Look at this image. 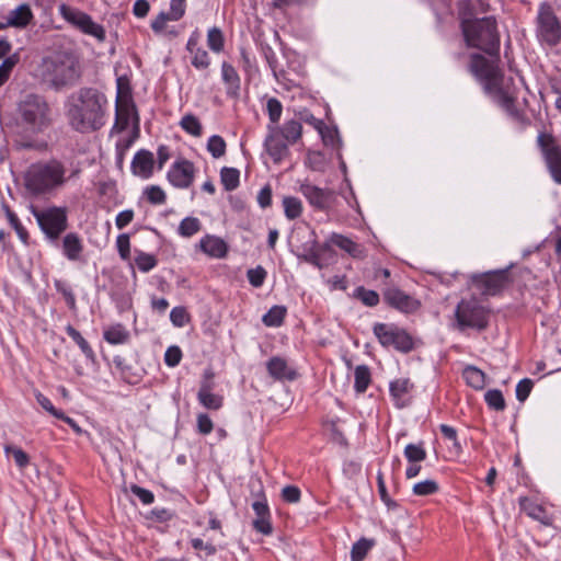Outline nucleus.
<instances>
[{"label":"nucleus","instance_id":"4","mask_svg":"<svg viewBox=\"0 0 561 561\" xmlns=\"http://www.w3.org/2000/svg\"><path fill=\"white\" fill-rule=\"evenodd\" d=\"M43 81L55 90L68 84L70 78V54L66 50L53 51L43 58L41 64Z\"/></svg>","mask_w":561,"mask_h":561},{"label":"nucleus","instance_id":"64","mask_svg":"<svg viewBox=\"0 0 561 561\" xmlns=\"http://www.w3.org/2000/svg\"><path fill=\"white\" fill-rule=\"evenodd\" d=\"M256 199L262 208H267L272 205V187L270 184H266L260 190Z\"/></svg>","mask_w":561,"mask_h":561},{"label":"nucleus","instance_id":"33","mask_svg":"<svg viewBox=\"0 0 561 561\" xmlns=\"http://www.w3.org/2000/svg\"><path fill=\"white\" fill-rule=\"evenodd\" d=\"M354 389L358 393H364L371 381V374L366 365H358L354 370Z\"/></svg>","mask_w":561,"mask_h":561},{"label":"nucleus","instance_id":"61","mask_svg":"<svg viewBox=\"0 0 561 561\" xmlns=\"http://www.w3.org/2000/svg\"><path fill=\"white\" fill-rule=\"evenodd\" d=\"M533 386H534V383L530 379H528V378L522 379L516 386L517 400L520 402H524L528 398V396L533 389Z\"/></svg>","mask_w":561,"mask_h":561},{"label":"nucleus","instance_id":"7","mask_svg":"<svg viewBox=\"0 0 561 561\" xmlns=\"http://www.w3.org/2000/svg\"><path fill=\"white\" fill-rule=\"evenodd\" d=\"M20 113L23 122L33 131H39L48 125V105L38 95H27L20 104Z\"/></svg>","mask_w":561,"mask_h":561},{"label":"nucleus","instance_id":"50","mask_svg":"<svg viewBox=\"0 0 561 561\" xmlns=\"http://www.w3.org/2000/svg\"><path fill=\"white\" fill-rule=\"evenodd\" d=\"M4 453L7 456L12 455L16 466L21 469L25 468L28 465V456L21 448L13 447L11 445L4 446Z\"/></svg>","mask_w":561,"mask_h":561},{"label":"nucleus","instance_id":"42","mask_svg":"<svg viewBox=\"0 0 561 561\" xmlns=\"http://www.w3.org/2000/svg\"><path fill=\"white\" fill-rule=\"evenodd\" d=\"M426 450L423 444H408L404 448V457L409 462H422L426 459Z\"/></svg>","mask_w":561,"mask_h":561},{"label":"nucleus","instance_id":"3","mask_svg":"<svg viewBox=\"0 0 561 561\" xmlns=\"http://www.w3.org/2000/svg\"><path fill=\"white\" fill-rule=\"evenodd\" d=\"M64 169L60 163H34L24 175L25 187L33 194L46 193L62 182Z\"/></svg>","mask_w":561,"mask_h":561},{"label":"nucleus","instance_id":"31","mask_svg":"<svg viewBox=\"0 0 561 561\" xmlns=\"http://www.w3.org/2000/svg\"><path fill=\"white\" fill-rule=\"evenodd\" d=\"M116 88H117V95H116V103H123L124 108L128 110L131 107L133 101V94H131V88L129 84V80L127 77L122 76L116 79Z\"/></svg>","mask_w":561,"mask_h":561},{"label":"nucleus","instance_id":"28","mask_svg":"<svg viewBox=\"0 0 561 561\" xmlns=\"http://www.w3.org/2000/svg\"><path fill=\"white\" fill-rule=\"evenodd\" d=\"M5 16L12 27L23 28L30 23L33 14L27 4H21L14 10H11Z\"/></svg>","mask_w":561,"mask_h":561},{"label":"nucleus","instance_id":"16","mask_svg":"<svg viewBox=\"0 0 561 561\" xmlns=\"http://www.w3.org/2000/svg\"><path fill=\"white\" fill-rule=\"evenodd\" d=\"M72 26L80 30L83 34L92 36L100 43L104 42L106 38L104 27L94 22L92 18L84 12L72 10Z\"/></svg>","mask_w":561,"mask_h":561},{"label":"nucleus","instance_id":"53","mask_svg":"<svg viewBox=\"0 0 561 561\" xmlns=\"http://www.w3.org/2000/svg\"><path fill=\"white\" fill-rule=\"evenodd\" d=\"M170 320L176 328H183L190 321V314L184 307H174L170 312Z\"/></svg>","mask_w":561,"mask_h":561},{"label":"nucleus","instance_id":"54","mask_svg":"<svg viewBox=\"0 0 561 561\" xmlns=\"http://www.w3.org/2000/svg\"><path fill=\"white\" fill-rule=\"evenodd\" d=\"M147 199L153 205H161L165 202L167 196L164 191L157 185H151L146 190Z\"/></svg>","mask_w":561,"mask_h":561},{"label":"nucleus","instance_id":"24","mask_svg":"<svg viewBox=\"0 0 561 561\" xmlns=\"http://www.w3.org/2000/svg\"><path fill=\"white\" fill-rule=\"evenodd\" d=\"M518 504L520 511L524 512L528 517L538 520L545 526L552 525L553 519L547 513L546 508L542 505L538 504L537 502L533 501L527 496L519 497Z\"/></svg>","mask_w":561,"mask_h":561},{"label":"nucleus","instance_id":"36","mask_svg":"<svg viewBox=\"0 0 561 561\" xmlns=\"http://www.w3.org/2000/svg\"><path fill=\"white\" fill-rule=\"evenodd\" d=\"M283 207L285 216L289 220L297 219L302 213L301 201L294 196H285L283 198Z\"/></svg>","mask_w":561,"mask_h":561},{"label":"nucleus","instance_id":"45","mask_svg":"<svg viewBox=\"0 0 561 561\" xmlns=\"http://www.w3.org/2000/svg\"><path fill=\"white\" fill-rule=\"evenodd\" d=\"M134 114H137L135 103H131V107L128 110L124 108L123 103H116V125L119 126L121 130L128 127L130 116Z\"/></svg>","mask_w":561,"mask_h":561},{"label":"nucleus","instance_id":"5","mask_svg":"<svg viewBox=\"0 0 561 561\" xmlns=\"http://www.w3.org/2000/svg\"><path fill=\"white\" fill-rule=\"evenodd\" d=\"M489 310L476 299H461L455 309L454 327L459 331H483L489 325Z\"/></svg>","mask_w":561,"mask_h":561},{"label":"nucleus","instance_id":"63","mask_svg":"<svg viewBox=\"0 0 561 561\" xmlns=\"http://www.w3.org/2000/svg\"><path fill=\"white\" fill-rule=\"evenodd\" d=\"M301 496L300 490L295 485H286L282 490V497L287 503H297Z\"/></svg>","mask_w":561,"mask_h":561},{"label":"nucleus","instance_id":"58","mask_svg":"<svg viewBox=\"0 0 561 561\" xmlns=\"http://www.w3.org/2000/svg\"><path fill=\"white\" fill-rule=\"evenodd\" d=\"M182 359V351L179 346H170L164 353V363L169 367H175Z\"/></svg>","mask_w":561,"mask_h":561},{"label":"nucleus","instance_id":"8","mask_svg":"<svg viewBox=\"0 0 561 561\" xmlns=\"http://www.w3.org/2000/svg\"><path fill=\"white\" fill-rule=\"evenodd\" d=\"M373 331L385 347H393L401 353H409L414 347L412 336L393 324L376 323Z\"/></svg>","mask_w":561,"mask_h":561},{"label":"nucleus","instance_id":"43","mask_svg":"<svg viewBox=\"0 0 561 561\" xmlns=\"http://www.w3.org/2000/svg\"><path fill=\"white\" fill-rule=\"evenodd\" d=\"M484 400L489 408L495 411H503L506 407L503 393L499 389L488 390Z\"/></svg>","mask_w":561,"mask_h":561},{"label":"nucleus","instance_id":"21","mask_svg":"<svg viewBox=\"0 0 561 561\" xmlns=\"http://www.w3.org/2000/svg\"><path fill=\"white\" fill-rule=\"evenodd\" d=\"M414 385L409 378H398L391 381L389 391L394 405L399 409L404 408L410 401Z\"/></svg>","mask_w":561,"mask_h":561},{"label":"nucleus","instance_id":"60","mask_svg":"<svg viewBox=\"0 0 561 561\" xmlns=\"http://www.w3.org/2000/svg\"><path fill=\"white\" fill-rule=\"evenodd\" d=\"M439 430H440L442 435L446 439H448L453 443V446L456 449V451L457 453L461 451V445L458 440L456 428H454L453 426H449L447 424H442L439 426Z\"/></svg>","mask_w":561,"mask_h":561},{"label":"nucleus","instance_id":"56","mask_svg":"<svg viewBox=\"0 0 561 561\" xmlns=\"http://www.w3.org/2000/svg\"><path fill=\"white\" fill-rule=\"evenodd\" d=\"M129 490L144 505H150L154 501V495L150 490L144 489L137 484H131Z\"/></svg>","mask_w":561,"mask_h":561},{"label":"nucleus","instance_id":"32","mask_svg":"<svg viewBox=\"0 0 561 561\" xmlns=\"http://www.w3.org/2000/svg\"><path fill=\"white\" fill-rule=\"evenodd\" d=\"M287 314V309L284 306H273L263 317L262 322L266 327L277 328L280 327Z\"/></svg>","mask_w":561,"mask_h":561},{"label":"nucleus","instance_id":"11","mask_svg":"<svg viewBox=\"0 0 561 561\" xmlns=\"http://www.w3.org/2000/svg\"><path fill=\"white\" fill-rule=\"evenodd\" d=\"M41 229L50 239H57L67 228V209L50 207L45 210H33Z\"/></svg>","mask_w":561,"mask_h":561},{"label":"nucleus","instance_id":"62","mask_svg":"<svg viewBox=\"0 0 561 561\" xmlns=\"http://www.w3.org/2000/svg\"><path fill=\"white\" fill-rule=\"evenodd\" d=\"M197 431L203 435H208L214 430V423L206 413H199L197 415Z\"/></svg>","mask_w":561,"mask_h":561},{"label":"nucleus","instance_id":"25","mask_svg":"<svg viewBox=\"0 0 561 561\" xmlns=\"http://www.w3.org/2000/svg\"><path fill=\"white\" fill-rule=\"evenodd\" d=\"M129 330L122 323L110 324L103 330V339L111 345H124L130 341Z\"/></svg>","mask_w":561,"mask_h":561},{"label":"nucleus","instance_id":"46","mask_svg":"<svg viewBox=\"0 0 561 561\" xmlns=\"http://www.w3.org/2000/svg\"><path fill=\"white\" fill-rule=\"evenodd\" d=\"M138 131H136L133 136L121 139L116 144V164L122 168L125 159L126 152L133 146Z\"/></svg>","mask_w":561,"mask_h":561},{"label":"nucleus","instance_id":"12","mask_svg":"<svg viewBox=\"0 0 561 561\" xmlns=\"http://www.w3.org/2000/svg\"><path fill=\"white\" fill-rule=\"evenodd\" d=\"M167 178L174 187L188 188L194 182L195 167L190 160L178 159L171 165Z\"/></svg>","mask_w":561,"mask_h":561},{"label":"nucleus","instance_id":"1","mask_svg":"<svg viewBox=\"0 0 561 561\" xmlns=\"http://www.w3.org/2000/svg\"><path fill=\"white\" fill-rule=\"evenodd\" d=\"M463 3L459 12L460 28L465 43L470 48L484 51L495 59H486L483 55H470L469 71L482 84L490 95L511 116L518 117L515 106L517 89L512 77H505L499 66L500 33L494 16L472 18Z\"/></svg>","mask_w":561,"mask_h":561},{"label":"nucleus","instance_id":"2","mask_svg":"<svg viewBox=\"0 0 561 561\" xmlns=\"http://www.w3.org/2000/svg\"><path fill=\"white\" fill-rule=\"evenodd\" d=\"M101 95L94 89H82L78 103L72 107V128L87 133L94 131L103 125Z\"/></svg>","mask_w":561,"mask_h":561},{"label":"nucleus","instance_id":"13","mask_svg":"<svg viewBox=\"0 0 561 561\" xmlns=\"http://www.w3.org/2000/svg\"><path fill=\"white\" fill-rule=\"evenodd\" d=\"M264 148L274 163H280L289 156V144L278 134L276 125H267Z\"/></svg>","mask_w":561,"mask_h":561},{"label":"nucleus","instance_id":"6","mask_svg":"<svg viewBox=\"0 0 561 561\" xmlns=\"http://www.w3.org/2000/svg\"><path fill=\"white\" fill-rule=\"evenodd\" d=\"M537 146L552 181L561 185V145L552 134L539 133Z\"/></svg>","mask_w":561,"mask_h":561},{"label":"nucleus","instance_id":"40","mask_svg":"<svg viewBox=\"0 0 561 561\" xmlns=\"http://www.w3.org/2000/svg\"><path fill=\"white\" fill-rule=\"evenodd\" d=\"M135 264L142 273H148L158 264V260L153 254L139 251L135 257Z\"/></svg>","mask_w":561,"mask_h":561},{"label":"nucleus","instance_id":"52","mask_svg":"<svg viewBox=\"0 0 561 561\" xmlns=\"http://www.w3.org/2000/svg\"><path fill=\"white\" fill-rule=\"evenodd\" d=\"M266 275V271L261 265L250 268L247 272L249 283L255 288H259L264 284Z\"/></svg>","mask_w":561,"mask_h":561},{"label":"nucleus","instance_id":"30","mask_svg":"<svg viewBox=\"0 0 561 561\" xmlns=\"http://www.w3.org/2000/svg\"><path fill=\"white\" fill-rule=\"evenodd\" d=\"M462 377L466 383L476 390H482L485 387V374L476 366H467Z\"/></svg>","mask_w":561,"mask_h":561},{"label":"nucleus","instance_id":"17","mask_svg":"<svg viewBox=\"0 0 561 561\" xmlns=\"http://www.w3.org/2000/svg\"><path fill=\"white\" fill-rule=\"evenodd\" d=\"M266 369L271 378L276 381H293L298 374L287 360L280 356H273L266 362Z\"/></svg>","mask_w":561,"mask_h":561},{"label":"nucleus","instance_id":"18","mask_svg":"<svg viewBox=\"0 0 561 561\" xmlns=\"http://www.w3.org/2000/svg\"><path fill=\"white\" fill-rule=\"evenodd\" d=\"M186 50L191 55V64L197 70H207L210 66V57L206 49L199 46V35L192 33L186 43Z\"/></svg>","mask_w":561,"mask_h":561},{"label":"nucleus","instance_id":"35","mask_svg":"<svg viewBox=\"0 0 561 561\" xmlns=\"http://www.w3.org/2000/svg\"><path fill=\"white\" fill-rule=\"evenodd\" d=\"M202 229V222L196 217H185L179 225L178 232L181 237L191 238L192 236L199 232Z\"/></svg>","mask_w":561,"mask_h":561},{"label":"nucleus","instance_id":"10","mask_svg":"<svg viewBox=\"0 0 561 561\" xmlns=\"http://www.w3.org/2000/svg\"><path fill=\"white\" fill-rule=\"evenodd\" d=\"M508 268L490 271L482 274H476L471 277V284L482 295L495 296L500 294L512 283Z\"/></svg>","mask_w":561,"mask_h":561},{"label":"nucleus","instance_id":"39","mask_svg":"<svg viewBox=\"0 0 561 561\" xmlns=\"http://www.w3.org/2000/svg\"><path fill=\"white\" fill-rule=\"evenodd\" d=\"M180 126L184 131L194 137H199L203 133L199 119L193 114L184 115L180 121Z\"/></svg>","mask_w":561,"mask_h":561},{"label":"nucleus","instance_id":"23","mask_svg":"<svg viewBox=\"0 0 561 561\" xmlns=\"http://www.w3.org/2000/svg\"><path fill=\"white\" fill-rule=\"evenodd\" d=\"M252 508L256 515V518L253 520V528L264 536H270L273 533V526L267 502L265 500L255 501L252 504Z\"/></svg>","mask_w":561,"mask_h":561},{"label":"nucleus","instance_id":"14","mask_svg":"<svg viewBox=\"0 0 561 561\" xmlns=\"http://www.w3.org/2000/svg\"><path fill=\"white\" fill-rule=\"evenodd\" d=\"M299 191L312 207L320 210L328 209L334 198V193L332 190L322 188L311 183H302L299 187Z\"/></svg>","mask_w":561,"mask_h":561},{"label":"nucleus","instance_id":"47","mask_svg":"<svg viewBox=\"0 0 561 561\" xmlns=\"http://www.w3.org/2000/svg\"><path fill=\"white\" fill-rule=\"evenodd\" d=\"M266 110L270 118L268 125H276L278 124L282 113H283V105L279 100L276 98H271L267 100L266 103Z\"/></svg>","mask_w":561,"mask_h":561},{"label":"nucleus","instance_id":"15","mask_svg":"<svg viewBox=\"0 0 561 561\" xmlns=\"http://www.w3.org/2000/svg\"><path fill=\"white\" fill-rule=\"evenodd\" d=\"M214 374L206 371L204 380L197 392L198 402L208 410H219L224 405V397L214 392V382L211 381Z\"/></svg>","mask_w":561,"mask_h":561},{"label":"nucleus","instance_id":"26","mask_svg":"<svg viewBox=\"0 0 561 561\" xmlns=\"http://www.w3.org/2000/svg\"><path fill=\"white\" fill-rule=\"evenodd\" d=\"M221 77L226 84V92L228 96L238 98L240 93V77L234 67L226 61L221 65Z\"/></svg>","mask_w":561,"mask_h":561},{"label":"nucleus","instance_id":"34","mask_svg":"<svg viewBox=\"0 0 561 561\" xmlns=\"http://www.w3.org/2000/svg\"><path fill=\"white\" fill-rule=\"evenodd\" d=\"M220 180L226 191H233L239 186L240 172L238 169L225 167L220 171Z\"/></svg>","mask_w":561,"mask_h":561},{"label":"nucleus","instance_id":"59","mask_svg":"<svg viewBox=\"0 0 561 561\" xmlns=\"http://www.w3.org/2000/svg\"><path fill=\"white\" fill-rule=\"evenodd\" d=\"M116 247L119 253V256L123 260L129 259L130 255V240L127 233H122L116 239Z\"/></svg>","mask_w":561,"mask_h":561},{"label":"nucleus","instance_id":"19","mask_svg":"<svg viewBox=\"0 0 561 561\" xmlns=\"http://www.w3.org/2000/svg\"><path fill=\"white\" fill-rule=\"evenodd\" d=\"M385 301L403 312H412L419 308V302L402 290L391 287L383 291Z\"/></svg>","mask_w":561,"mask_h":561},{"label":"nucleus","instance_id":"22","mask_svg":"<svg viewBox=\"0 0 561 561\" xmlns=\"http://www.w3.org/2000/svg\"><path fill=\"white\" fill-rule=\"evenodd\" d=\"M197 248L206 255L214 259H224L228 254L227 242L217 236L206 234L199 240Z\"/></svg>","mask_w":561,"mask_h":561},{"label":"nucleus","instance_id":"55","mask_svg":"<svg viewBox=\"0 0 561 561\" xmlns=\"http://www.w3.org/2000/svg\"><path fill=\"white\" fill-rule=\"evenodd\" d=\"M377 486H378V493L380 495V499L387 505V507H389V508L396 507L397 503L388 494L386 483L383 480V474L380 471L377 474Z\"/></svg>","mask_w":561,"mask_h":561},{"label":"nucleus","instance_id":"38","mask_svg":"<svg viewBox=\"0 0 561 561\" xmlns=\"http://www.w3.org/2000/svg\"><path fill=\"white\" fill-rule=\"evenodd\" d=\"M207 45L209 49L216 54H219L225 48V37L219 27H211L207 32Z\"/></svg>","mask_w":561,"mask_h":561},{"label":"nucleus","instance_id":"27","mask_svg":"<svg viewBox=\"0 0 561 561\" xmlns=\"http://www.w3.org/2000/svg\"><path fill=\"white\" fill-rule=\"evenodd\" d=\"M329 242L333 245H336L341 250L347 252L351 256L355 259H360L364 256L363 247L343 234L332 233L329 238Z\"/></svg>","mask_w":561,"mask_h":561},{"label":"nucleus","instance_id":"29","mask_svg":"<svg viewBox=\"0 0 561 561\" xmlns=\"http://www.w3.org/2000/svg\"><path fill=\"white\" fill-rule=\"evenodd\" d=\"M277 131L289 145H293L300 139L302 125L296 119H290L285 122L282 127L277 125Z\"/></svg>","mask_w":561,"mask_h":561},{"label":"nucleus","instance_id":"44","mask_svg":"<svg viewBox=\"0 0 561 561\" xmlns=\"http://www.w3.org/2000/svg\"><path fill=\"white\" fill-rule=\"evenodd\" d=\"M439 490L438 483L433 479H427L417 482L413 485L412 492L417 496H427L437 493Z\"/></svg>","mask_w":561,"mask_h":561},{"label":"nucleus","instance_id":"37","mask_svg":"<svg viewBox=\"0 0 561 561\" xmlns=\"http://www.w3.org/2000/svg\"><path fill=\"white\" fill-rule=\"evenodd\" d=\"M374 546V540L362 538L353 543L351 549V561H363Z\"/></svg>","mask_w":561,"mask_h":561},{"label":"nucleus","instance_id":"51","mask_svg":"<svg viewBox=\"0 0 561 561\" xmlns=\"http://www.w3.org/2000/svg\"><path fill=\"white\" fill-rule=\"evenodd\" d=\"M355 295L365 306L368 307H375L379 302V295L375 290L358 287Z\"/></svg>","mask_w":561,"mask_h":561},{"label":"nucleus","instance_id":"48","mask_svg":"<svg viewBox=\"0 0 561 561\" xmlns=\"http://www.w3.org/2000/svg\"><path fill=\"white\" fill-rule=\"evenodd\" d=\"M72 341L79 346L82 354L85 356L87 360L94 363L95 355L90 346V344L85 341V339L76 330L72 329Z\"/></svg>","mask_w":561,"mask_h":561},{"label":"nucleus","instance_id":"49","mask_svg":"<svg viewBox=\"0 0 561 561\" xmlns=\"http://www.w3.org/2000/svg\"><path fill=\"white\" fill-rule=\"evenodd\" d=\"M36 400H37V403L44 409L46 410L48 413H50L51 415H54L55 417L57 419H61L64 420L65 422L69 423L70 424V417H68L65 413L60 412L59 410L55 409V407L53 405V403L50 402V400L48 398H46L44 394L42 393H37L36 394Z\"/></svg>","mask_w":561,"mask_h":561},{"label":"nucleus","instance_id":"57","mask_svg":"<svg viewBox=\"0 0 561 561\" xmlns=\"http://www.w3.org/2000/svg\"><path fill=\"white\" fill-rule=\"evenodd\" d=\"M186 0H171L168 12L171 21H179L185 14Z\"/></svg>","mask_w":561,"mask_h":561},{"label":"nucleus","instance_id":"9","mask_svg":"<svg viewBox=\"0 0 561 561\" xmlns=\"http://www.w3.org/2000/svg\"><path fill=\"white\" fill-rule=\"evenodd\" d=\"M537 36L549 46H554L561 37V24L552 7L541 3L537 15Z\"/></svg>","mask_w":561,"mask_h":561},{"label":"nucleus","instance_id":"41","mask_svg":"<svg viewBox=\"0 0 561 561\" xmlns=\"http://www.w3.org/2000/svg\"><path fill=\"white\" fill-rule=\"evenodd\" d=\"M227 144L219 135H213L207 141V150L213 158L218 159L225 156Z\"/></svg>","mask_w":561,"mask_h":561},{"label":"nucleus","instance_id":"20","mask_svg":"<svg viewBox=\"0 0 561 561\" xmlns=\"http://www.w3.org/2000/svg\"><path fill=\"white\" fill-rule=\"evenodd\" d=\"M154 158L149 150L141 149L137 151L131 161V172L141 179H149L153 173Z\"/></svg>","mask_w":561,"mask_h":561}]
</instances>
